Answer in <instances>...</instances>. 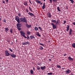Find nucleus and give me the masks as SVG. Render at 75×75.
<instances>
[{"label": "nucleus", "instance_id": "obj_1", "mask_svg": "<svg viewBox=\"0 0 75 75\" xmlns=\"http://www.w3.org/2000/svg\"><path fill=\"white\" fill-rule=\"evenodd\" d=\"M20 22H23V23H27V20H26V18L24 17L23 18H21L20 19Z\"/></svg>", "mask_w": 75, "mask_h": 75}, {"label": "nucleus", "instance_id": "obj_2", "mask_svg": "<svg viewBox=\"0 0 75 75\" xmlns=\"http://www.w3.org/2000/svg\"><path fill=\"white\" fill-rule=\"evenodd\" d=\"M15 20L18 22V23H20V19L18 16H16L15 17Z\"/></svg>", "mask_w": 75, "mask_h": 75}, {"label": "nucleus", "instance_id": "obj_3", "mask_svg": "<svg viewBox=\"0 0 75 75\" xmlns=\"http://www.w3.org/2000/svg\"><path fill=\"white\" fill-rule=\"evenodd\" d=\"M51 25H52L53 29H55V28H57V25H56L54 24V23H51Z\"/></svg>", "mask_w": 75, "mask_h": 75}, {"label": "nucleus", "instance_id": "obj_4", "mask_svg": "<svg viewBox=\"0 0 75 75\" xmlns=\"http://www.w3.org/2000/svg\"><path fill=\"white\" fill-rule=\"evenodd\" d=\"M65 72L66 74H68L71 72V71L69 69H67V70L65 71Z\"/></svg>", "mask_w": 75, "mask_h": 75}, {"label": "nucleus", "instance_id": "obj_5", "mask_svg": "<svg viewBox=\"0 0 75 75\" xmlns=\"http://www.w3.org/2000/svg\"><path fill=\"white\" fill-rule=\"evenodd\" d=\"M53 23H56V24H59V20H57L56 21L55 20H53Z\"/></svg>", "mask_w": 75, "mask_h": 75}, {"label": "nucleus", "instance_id": "obj_6", "mask_svg": "<svg viewBox=\"0 0 75 75\" xmlns=\"http://www.w3.org/2000/svg\"><path fill=\"white\" fill-rule=\"evenodd\" d=\"M5 54L7 56H9L10 55V53H8L7 50L5 51Z\"/></svg>", "mask_w": 75, "mask_h": 75}, {"label": "nucleus", "instance_id": "obj_7", "mask_svg": "<svg viewBox=\"0 0 75 75\" xmlns=\"http://www.w3.org/2000/svg\"><path fill=\"white\" fill-rule=\"evenodd\" d=\"M17 27H21V23H20H20H18V24H17Z\"/></svg>", "mask_w": 75, "mask_h": 75}, {"label": "nucleus", "instance_id": "obj_8", "mask_svg": "<svg viewBox=\"0 0 75 75\" xmlns=\"http://www.w3.org/2000/svg\"><path fill=\"white\" fill-rule=\"evenodd\" d=\"M30 44V42H23L22 43L23 45H27V44Z\"/></svg>", "mask_w": 75, "mask_h": 75}, {"label": "nucleus", "instance_id": "obj_9", "mask_svg": "<svg viewBox=\"0 0 75 75\" xmlns=\"http://www.w3.org/2000/svg\"><path fill=\"white\" fill-rule=\"evenodd\" d=\"M68 59L70 61H74V59H73V58H71V57H68Z\"/></svg>", "mask_w": 75, "mask_h": 75}, {"label": "nucleus", "instance_id": "obj_10", "mask_svg": "<svg viewBox=\"0 0 75 75\" xmlns=\"http://www.w3.org/2000/svg\"><path fill=\"white\" fill-rule=\"evenodd\" d=\"M26 26L28 28H30V27H31V25H29L28 24L26 23Z\"/></svg>", "mask_w": 75, "mask_h": 75}, {"label": "nucleus", "instance_id": "obj_11", "mask_svg": "<svg viewBox=\"0 0 75 75\" xmlns=\"http://www.w3.org/2000/svg\"><path fill=\"white\" fill-rule=\"evenodd\" d=\"M45 68H46V67L45 66H44L43 67L42 66H41L40 67V69L42 70H44V69H45Z\"/></svg>", "mask_w": 75, "mask_h": 75}, {"label": "nucleus", "instance_id": "obj_12", "mask_svg": "<svg viewBox=\"0 0 75 75\" xmlns=\"http://www.w3.org/2000/svg\"><path fill=\"white\" fill-rule=\"evenodd\" d=\"M67 27H66L67 29L66 30L67 31H68L69 30V25H67Z\"/></svg>", "mask_w": 75, "mask_h": 75}, {"label": "nucleus", "instance_id": "obj_13", "mask_svg": "<svg viewBox=\"0 0 75 75\" xmlns=\"http://www.w3.org/2000/svg\"><path fill=\"white\" fill-rule=\"evenodd\" d=\"M28 14H29V15H30V16H34V14H33V13H32L30 12H29L28 13Z\"/></svg>", "mask_w": 75, "mask_h": 75}, {"label": "nucleus", "instance_id": "obj_14", "mask_svg": "<svg viewBox=\"0 0 75 75\" xmlns=\"http://www.w3.org/2000/svg\"><path fill=\"white\" fill-rule=\"evenodd\" d=\"M35 33H36V34L37 35L38 37H41V35H40L39 34V33H38V32H36Z\"/></svg>", "mask_w": 75, "mask_h": 75}, {"label": "nucleus", "instance_id": "obj_15", "mask_svg": "<svg viewBox=\"0 0 75 75\" xmlns=\"http://www.w3.org/2000/svg\"><path fill=\"white\" fill-rule=\"evenodd\" d=\"M45 8V3L43 4V6H42V8L43 10H44V8Z\"/></svg>", "mask_w": 75, "mask_h": 75}, {"label": "nucleus", "instance_id": "obj_16", "mask_svg": "<svg viewBox=\"0 0 75 75\" xmlns=\"http://www.w3.org/2000/svg\"><path fill=\"white\" fill-rule=\"evenodd\" d=\"M72 30L71 29V28L70 29V31L69 32V35H70L71 34V33H72Z\"/></svg>", "mask_w": 75, "mask_h": 75}, {"label": "nucleus", "instance_id": "obj_17", "mask_svg": "<svg viewBox=\"0 0 75 75\" xmlns=\"http://www.w3.org/2000/svg\"><path fill=\"white\" fill-rule=\"evenodd\" d=\"M37 70H38V71H39V70H40L41 68H40V67L38 66L37 67Z\"/></svg>", "mask_w": 75, "mask_h": 75}, {"label": "nucleus", "instance_id": "obj_18", "mask_svg": "<svg viewBox=\"0 0 75 75\" xmlns=\"http://www.w3.org/2000/svg\"><path fill=\"white\" fill-rule=\"evenodd\" d=\"M20 33L21 34V35H22V36H23V35H24V34H24V32H23V31H20Z\"/></svg>", "mask_w": 75, "mask_h": 75}, {"label": "nucleus", "instance_id": "obj_19", "mask_svg": "<svg viewBox=\"0 0 75 75\" xmlns=\"http://www.w3.org/2000/svg\"><path fill=\"white\" fill-rule=\"evenodd\" d=\"M35 1L36 2V3H38L39 4H40V3H41L40 1H39L38 0H36Z\"/></svg>", "mask_w": 75, "mask_h": 75}, {"label": "nucleus", "instance_id": "obj_20", "mask_svg": "<svg viewBox=\"0 0 75 75\" xmlns=\"http://www.w3.org/2000/svg\"><path fill=\"white\" fill-rule=\"evenodd\" d=\"M11 57H13V58H14L15 57H16V55L15 54H11Z\"/></svg>", "mask_w": 75, "mask_h": 75}, {"label": "nucleus", "instance_id": "obj_21", "mask_svg": "<svg viewBox=\"0 0 75 75\" xmlns=\"http://www.w3.org/2000/svg\"><path fill=\"white\" fill-rule=\"evenodd\" d=\"M47 16H48L49 17H51V14L50 13H48Z\"/></svg>", "mask_w": 75, "mask_h": 75}, {"label": "nucleus", "instance_id": "obj_22", "mask_svg": "<svg viewBox=\"0 0 75 75\" xmlns=\"http://www.w3.org/2000/svg\"><path fill=\"white\" fill-rule=\"evenodd\" d=\"M5 31L6 33H7V31H8V28H5Z\"/></svg>", "mask_w": 75, "mask_h": 75}, {"label": "nucleus", "instance_id": "obj_23", "mask_svg": "<svg viewBox=\"0 0 75 75\" xmlns=\"http://www.w3.org/2000/svg\"><path fill=\"white\" fill-rule=\"evenodd\" d=\"M30 39H33V38H35V37L33 35L30 36Z\"/></svg>", "mask_w": 75, "mask_h": 75}, {"label": "nucleus", "instance_id": "obj_24", "mask_svg": "<svg viewBox=\"0 0 75 75\" xmlns=\"http://www.w3.org/2000/svg\"><path fill=\"white\" fill-rule=\"evenodd\" d=\"M71 45L72 47H74V48H75V43H73L72 45Z\"/></svg>", "mask_w": 75, "mask_h": 75}, {"label": "nucleus", "instance_id": "obj_25", "mask_svg": "<svg viewBox=\"0 0 75 75\" xmlns=\"http://www.w3.org/2000/svg\"><path fill=\"white\" fill-rule=\"evenodd\" d=\"M30 73L31 74H34V71H33V70H31L30 71Z\"/></svg>", "mask_w": 75, "mask_h": 75}, {"label": "nucleus", "instance_id": "obj_26", "mask_svg": "<svg viewBox=\"0 0 75 75\" xmlns=\"http://www.w3.org/2000/svg\"><path fill=\"white\" fill-rule=\"evenodd\" d=\"M34 29L36 31H38V28L37 27H35Z\"/></svg>", "mask_w": 75, "mask_h": 75}, {"label": "nucleus", "instance_id": "obj_27", "mask_svg": "<svg viewBox=\"0 0 75 75\" xmlns=\"http://www.w3.org/2000/svg\"><path fill=\"white\" fill-rule=\"evenodd\" d=\"M27 34L28 35H30V34H31V32L30 31H27Z\"/></svg>", "mask_w": 75, "mask_h": 75}, {"label": "nucleus", "instance_id": "obj_28", "mask_svg": "<svg viewBox=\"0 0 75 75\" xmlns=\"http://www.w3.org/2000/svg\"><path fill=\"white\" fill-rule=\"evenodd\" d=\"M57 67L58 68H61V66L60 65H57Z\"/></svg>", "mask_w": 75, "mask_h": 75}, {"label": "nucleus", "instance_id": "obj_29", "mask_svg": "<svg viewBox=\"0 0 75 75\" xmlns=\"http://www.w3.org/2000/svg\"><path fill=\"white\" fill-rule=\"evenodd\" d=\"M24 4L25 6H27V5H28V4H27V3L26 2L24 3Z\"/></svg>", "mask_w": 75, "mask_h": 75}, {"label": "nucleus", "instance_id": "obj_30", "mask_svg": "<svg viewBox=\"0 0 75 75\" xmlns=\"http://www.w3.org/2000/svg\"><path fill=\"white\" fill-rule=\"evenodd\" d=\"M10 32L11 33H13V29H10Z\"/></svg>", "mask_w": 75, "mask_h": 75}, {"label": "nucleus", "instance_id": "obj_31", "mask_svg": "<svg viewBox=\"0 0 75 75\" xmlns=\"http://www.w3.org/2000/svg\"><path fill=\"white\" fill-rule=\"evenodd\" d=\"M71 2V3H73L74 2V1L73 0H69Z\"/></svg>", "mask_w": 75, "mask_h": 75}, {"label": "nucleus", "instance_id": "obj_32", "mask_svg": "<svg viewBox=\"0 0 75 75\" xmlns=\"http://www.w3.org/2000/svg\"><path fill=\"white\" fill-rule=\"evenodd\" d=\"M38 28L39 29H40V31H42V28H41V27H39Z\"/></svg>", "mask_w": 75, "mask_h": 75}, {"label": "nucleus", "instance_id": "obj_33", "mask_svg": "<svg viewBox=\"0 0 75 75\" xmlns=\"http://www.w3.org/2000/svg\"><path fill=\"white\" fill-rule=\"evenodd\" d=\"M9 51H11V52H13V50H12L11 48H9Z\"/></svg>", "mask_w": 75, "mask_h": 75}, {"label": "nucleus", "instance_id": "obj_34", "mask_svg": "<svg viewBox=\"0 0 75 75\" xmlns=\"http://www.w3.org/2000/svg\"><path fill=\"white\" fill-rule=\"evenodd\" d=\"M52 73H48L47 74V75H52Z\"/></svg>", "mask_w": 75, "mask_h": 75}, {"label": "nucleus", "instance_id": "obj_35", "mask_svg": "<svg viewBox=\"0 0 75 75\" xmlns=\"http://www.w3.org/2000/svg\"><path fill=\"white\" fill-rule=\"evenodd\" d=\"M22 36L24 38H27V37H25V35H22Z\"/></svg>", "mask_w": 75, "mask_h": 75}, {"label": "nucleus", "instance_id": "obj_36", "mask_svg": "<svg viewBox=\"0 0 75 75\" xmlns=\"http://www.w3.org/2000/svg\"><path fill=\"white\" fill-rule=\"evenodd\" d=\"M17 28L18 30L19 31H20V30H21V29L20 28V27H17Z\"/></svg>", "mask_w": 75, "mask_h": 75}, {"label": "nucleus", "instance_id": "obj_37", "mask_svg": "<svg viewBox=\"0 0 75 75\" xmlns=\"http://www.w3.org/2000/svg\"><path fill=\"white\" fill-rule=\"evenodd\" d=\"M39 49H40V50H43V47H40V48Z\"/></svg>", "mask_w": 75, "mask_h": 75}, {"label": "nucleus", "instance_id": "obj_38", "mask_svg": "<svg viewBox=\"0 0 75 75\" xmlns=\"http://www.w3.org/2000/svg\"><path fill=\"white\" fill-rule=\"evenodd\" d=\"M39 44H40V45H42V46H43V47H44V45H43L42 44H41V43H40Z\"/></svg>", "mask_w": 75, "mask_h": 75}, {"label": "nucleus", "instance_id": "obj_39", "mask_svg": "<svg viewBox=\"0 0 75 75\" xmlns=\"http://www.w3.org/2000/svg\"><path fill=\"white\" fill-rule=\"evenodd\" d=\"M27 39H28V40H29V39H30V37H29V36H28V35L27 36Z\"/></svg>", "mask_w": 75, "mask_h": 75}, {"label": "nucleus", "instance_id": "obj_40", "mask_svg": "<svg viewBox=\"0 0 75 75\" xmlns=\"http://www.w3.org/2000/svg\"><path fill=\"white\" fill-rule=\"evenodd\" d=\"M18 15L20 17H21V14L20 13H18Z\"/></svg>", "mask_w": 75, "mask_h": 75}, {"label": "nucleus", "instance_id": "obj_41", "mask_svg": "<svg viewBox=\"0 0 75 75\" xmlns=\"http://www.w3.org/2000/svg\"><path fill=\"white\" fill-rule=\"evenodd\" d=\"M54 2H56V1H57V0H52Z\"/></svg>", "mask_w": 75, "mask_h": 75}, {"label": "nucleus", "instance_id": "obj_42", "mask_svg": "<svg viewBox=\"0 0 75 75\" xmlns=\"http://www.w3.org/2000/svg\"><path fill=\"white\" fill-rule=\"evenodd\" d=\"M64 24H65V23H66V21H64Z\"/></svg>", "mask_w": 75, "mask_h": 75}, {"label": "nucleus", "instance_id": "obj_43", "mask_svg": "<svg viewBox=\"0 0 75 75\" xmlns=\"http://www.w3.org/2000/svg\"><path fill=\"white\" fill-rule=\"evenodd\" d=\"M4 23H6V20L4 19Z\"/></svg>", "mask_w": 75, "mask_h": 75}, {"label": "nucleus", "instance_id": "obj_44", "mask_svg": "<svg viewBox=\"0 0 75 75\" xmlns=\"http://www.w3.org/2000/svg\"><path fill=\"white\" fill-rule=\"evenodd\" d=\"M29 8L30 9V10L31 11H32L31 10V8H30V7H29Z\"/></svg>", "mask_w": 75, "mask_h": 75}, {"label": "nucleus", "instance_id": "obj_45", "mask_svg": "<svg viewBox=\"0 0 75 75\" xmlns=\"http://www.w3.org/2000/svg\"><path fill=\"white\" fill-rule=\"evenodd\" d=\"M33 71H35V67H33Z\"/></svg>", "mask_w": 75, "mask_h": 75}, {"label": "nucleus", "instance_id": "obj_46", "mask_svg": "<svg viewBox=\"0 0 75 75\" xmlns=\"http://www.w3.org/2000/svg\"><path fill=\"white\" fill-rule=\"evenodd\" d=\"M2 3H5V1L4 0H3Z\"/></svg>", "mask_w": 75, "mask_h": 75}, {"label": "nucleus", "instance_id": "obj_47", "mask_svg": "<svg viewBox=\"0 0 75 75\" xmlns=\"http://www.w3.org/2000/svg\"><path fill=\"white\" fill-rule=\"evenodd\" d=\"M73 24V25H75V22H73L72 23Z\"/></svg>", "mask_w": 75, "mask_h": 75}, {"label": "nucleus", "instance_id": "obj_48", "mask_svg": "<svg viewBox=\"0 0 75 75\" xmlns=\"http://www.w3.org/2000/svg\"><path fill=\"white\" fill-rule=\"evenodd\" d=\"M26 12H27V13H28V9H26Z\"/></svg>", "mask_w": 75, "mask_h": 75}, {"label": "nucleus", "instance_id": "obj_49", "mask_svg": "<svg viewBox=\"0 0 75 75\" xmlns=\"http://www.w3.org/2000/svg\"><path fill=\"white\" fill-rule=\"evenodd\" d=\"M58 11H61V10H60V9H57Z\"/></svg>", "mask_w": 75, "mask_h": 75}, {"label": "nucleus", "instance_id": "obj_50", "mask_svg": "<svg viewBox=\"0 0 75 75\" xmlns=\"http://www.w3.org/2000/svg\"><path fill=\"white\" fill-rule=\"evenodd\" d=\"M6 3H8V0H6Z\"/></svg>", "mask_w": 75, "mask_h": 75}, {"label": "nucleus", "instance_id": "obj_51", "mask_svg": "<svg viewBox=\"0 0 75 75\" xmlns=\"http://www.w3.org/2000/svg\"><path fill=\"white\" fill-rule=\"evenodd\" d=\"M50 2L51 3H52V0H49Z\"/></svg>", "mask_w": 75, "mask_h": 75}, {"label": "nucleus", "instance_id": "obj_52", "mask_svg": "<svg viewBox=\"0 0 75 75\" xmlns=\"http://www.w3.org/2000/svg\"><path fill=\"white\" fill-rule=\"evenodd\" d=\"M51 22H52V23H53V21H54V20L52 19V20H51Z\"/></svg>", "mask_w": 75, "mask_h": 75}, {"label": "nucleus", "instance_id": "obj_53", "mask_svg": "<svg viewBox=\"0 0 75 75\" xmlns=\"http://www.w3.org/2000/svg\"><path fill=\"white\" fill-rule=\"evenodd\" d=\"M29 2L31 4H32L31 3V1H30V0L29 1Z\"/></svg>", "mask_w": 75, "mask_h": 75}, {"label": "nucleus", "instance_id": "obj_54", "mask_svg": "<svg viewBox=\"0 0 75 75\" xmlns=\"http://www.w3.org/2000/svg\"><path fill=\"white\" fill-rule=\"evenodd\" d=\"M57 10H58V9H59V7H57Z\"/></svg>", "mask_w": 75, "mask_h": 75}, {"label": "nucleus", "instance_id": "obj_55", "mask_svg": "<svg viewBox=\"0 0 75 75\" xmlns=\"http://www.w3.org/2000/svg\"><path fill=\"white\" fill-rule=\"evenodd\" d=\"M64 56H66L67 55V54H64Z\"/></svg>", "mask_w": 75, "mask_h": 75}, {"label": "nucleus", "instance_id": "obj_56", "mask_svg": "<svg viewBox=\"0 0 75 75\" xmlns=\"http://www.w3.org/2000/svg\"><path fill=\"white\" fill-rule=\"evenodd\" d=\"M49 60L50 61H51V59H49Z\"/></svg>", "mask_w": 75, "mask_h": 75}, {"label": "nucleus", "instance_id": "obj_57", "mask_svg": "<svg viewBox=\"0 0 75 75\" xmlns=\"http://www.w3.org/2000/svg\"><path fill=\"white\" fill-rule=\"evenodd\" d=\"M7 42H10V41H8V40H7Z\"/></svg>", "mask_w": 75, "mask_h": 75}, {"label": "nucleus", "instance_id": "obj_58", "mask_svg": "<svg viewBox=\"0 0 75 75\" xmlns=\"http://www.w3.org/2000/svg\"><path fill=\"white\" fill-rule=\"evenodd\" d=\"M11 45H12V44H13V42H12V43H11Z\"/></svg>", "mask_w": 75, "mask_h": 75}, {"label": "nucleus", "instance_id": "obj_59", "mask_svg": "<svg viewBox=\"0 0 75 75\" xmlns=\"http://www.w3.org/2000/svg\"><path fill=\"white\" fill-rule=\"evenodd\" d=\"M42 4V3H41L40 4V5H41V4Z\"/></svg>", "mask_w": 75, "mask_h": 75}, {"label": "nucleus", "instance_id": "obj_60", "mask_svg": "<svg viewBox=\"0 0 75 75\" xmlns=\"http://www.w3.org/2000/svg\"><path fill=\"white\" fill-rule=\"evenodd\" d=\"M62 69L63 70H64V68H62Z\"/></svg>", "mask_w": 75, "mask_h": 75}, {"label": "nucleus", "instance_id": "obj_61", "mask_svg": "<svg viewBox=\"0 0 75 75\" xmlns=\"http://www.w3.org/2000/svg\"><path fill=\"white\" fill-rule=\"evenodd\" d=\"M44 1H45V0H44Z\"/></svg>", "mask_w": 75, "mask_h": 75}, {"label": "nucleus", "instance_id": "obj_62", "mask_svg": "<svg viewBox=\"0 0 75 75\" xmlns=\"http://www.w3.org/2000/svg\"><path fill=\"white\" fill-rule=\"evenodd\" d=\"M67 9H68V7H67Z\"/></svg>", "mask_w": 75, "mask_h": 75}, {"label": "nucleus", "instance_id": "obj_63", "mask_svg": "<svg viewBox=\"0 0 75 75\" xmlns=\"http://www.w3.org/2000/svg\"><path fill=\"white\" fill-rule=\"evenodd\" d=\"M0 20H1V18H0Z\"/></svg>", "mask_w": 75, "mask_h": 75}, {"label": "nucleus", "instance_id": "obj_64", "mask_svg": "<svg viewBox=\"0 0 75 75\" xmlns=\"http://www.w3.org/2000/svg\"><path fill=\"white\" fill-rule=\"evenodd\" d=\"M39 71V72H40L41 71H40V70Z\"/></svg>", "mask_w": 75, "mask_h": 75}]
</instances>
